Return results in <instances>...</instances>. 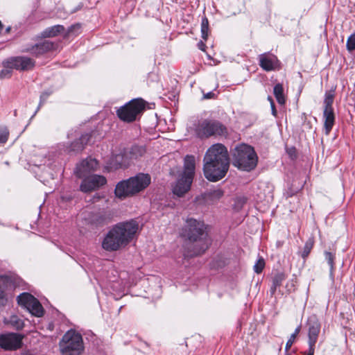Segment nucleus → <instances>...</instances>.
Instances as JSON below:
<instances>
[{
  "label": "nucleus",
  "instance_id": "nucleus-1",
  "mask_svg": "<svg viewBox=\"0 0 355 355\" xmlns=\"http://www.w3.org/2000/svg\"><path fill=\"white\" fill-rule=\"evenodd\" d=\"M203 162L205 178L211 182L221 180L225 176L230 166L227 149L221 144L212 145L207 150Z\"/></svg>",
  "mask_w": 355,
  "mask_h": 355
},
{
  "label": "nucleus",
  "instance_id": "nucleus-21",
  "mask_svg": "<svg viewBox=\"0 0 355 355\" xmlns=\"http://www.w3.org/2000/svg\"><path fill=\"white\" fill-rule=\"evenodd\" d=\"M324 117V126L325 128L326 134L328 135L331 130L335 121V116L333 110H324L323 112Z\"/></svg>",
  "mask_w": 355,
  "mask_h": 355
},
{
  "label": "nucleus",
  "instance_id": "nucleus-36",
  "mask_svg": "<svg viewBox=\"0 0 355 355\" xmlns=\"http://www.w3.org/2000/svg\"><path fill=\"white\" fill-rule=\"evenodd\" d=\"M264 266H265V261H264L263 259L260 258L259 259H258V261L254 264V270L256 273L259 274L262 272Z\"/></svg>",
  "mask_w": 355,
  "mask_h": 355
},
{
  "label": "nucleus",
  "instance_id": "nucleus-28",
  "mask_svg": "<svg viewBox=\"0 0 355 355\" xmlns=\"http://www.w3.org/2000/svg\"><path fill=\"white\" fill-rule=\"evenodd\" d=\"M334 90L326 92L324 100V110H333L332 104L334 103Z\"/></svg>",
  "mask_w": 355,
  "mask_h": 355
},
{
  "label": "nucleus",
  "instance_id": "nucleus-47",
  "mask_svg": "<svg viewBox=\"0 0 355 355\" xmlns=\"http://www.w3.org/2000/svg\"><path fill=\"white\" fill-rule=\"evenodd\" d=\"M80 28V26L78 24H76V25H73V26H71L70 29H74V28Z\"/></svg>",
  "mask_w": 355,
  "mask_h": 355
},
{
  "label": "nucleus",
  "instance_id": "nucleus-34",
  "mask_svg": "<svg viewBox=\"0 0 355 355\" xmlns=\"http://www.w3.org/2000/svg\"><path fill=\"white\" fill-rule=\"evenodd\" d=\"M9 132L6 127H0V143L5 144L8 138Z\"/></svg>",
  "mask_w": 355,
  "mask_h": 355
},
{
  "label": "nucleus",
  "instance_id": "nucleus-27",
  "mask_svg": "<svg viewBox=\"0 0 355 355\" xmlns=\"http://www.w3.org/2000/svg\"><path fill=\"white\" fill-rule=\"evenodd\" d=\"M223 194L224 193L220 189H214L207 191L205 193V196L207 200L214 202L222 198Z\"/></svg>",
  "mask_w": 355,
  "mask_h": 355
},
{
  "label": "nucleus",
  "instance_id": "nucleus-2",
  "mask_svg": "<svg viewBox=\"0 0 355 355\" xmlns=\"http://www.w3.org/2000/svg\"><path fill=\"white\" fill-rule=\"evenodd\" d=\"M138 229L139 224L135 220L116 224L105 236L102 242L103 248L112 252L126 246L133 239Z\"/></svg>",
  "mask_w": 355,
  "mask_h": 355
},
{
  "label": "nucleus",
  "instance_id": "nucleus-25",
  "mask_svg": "<svg viewBox=\"0 0 355 355\" xmlns=\"http://www.w3.org/2000/svg\"><path fill=\"white\" fill-rule=\"evenodd\" d=\"M274 95L280 105H284L285 103V97L284 95V89L282 84H277L273 89Z\"/></svg>",
  "mask_w": 355,
  "mask_h": 355
},
{
  "label": "nucleus",
  "instance_id": "nucleus-38",
  "mask_svg": "<svg viewBox=\"0 0 355 355\" xmlns=\"http://www.w3.org/2000/svg\"><path fill=\"white\" fill-rule=\"evenodd\" d=\"M324 255H325V259H327V263L331 268V270H332L334 268V256L333 255L332 253H331L329 252H325Z\"/></svg>",
  "mask_w": 355,
  "mask_h": 355
},
{
  "label": "nucleus",
  "instance_id": "nucleus-9",
  "mask_svg": "<svg viewBox=\"0 0 355 355\" xmlns=\"http://www.w3.org/2000/svg\"><path fill=\"white\" fill-rule=\"evenodd\" d=\"M196 160L192 155L184 158V171L173 187V192L178 197L183 196L189 189L195 174Z\"/></svg>",
  "mask_w": 355,
  "mask_h": 355
},
{
  "label": "nucleus",
  "instance_id": "nucleus-43",
  "mask_svg": "<svg viewBox=\"0 0 355 355\" xmlns=\"http://www.w3.org/2000/svg\"><path fill=\"white\" fill-rule=\"evenodd\" d=\"M198 47L200 49H201L202 51H205V44H204L203 42H200L198 44Z\"/></svg>",
  "mask_w": 355,
  "mask_h": 355
},
{
  "label": "nucleus",
  "instance_id": "nucleus-42",
  "mask_svg": "<svg viewBox=\"0 0 355 355\" xmlns=\"http://www.w3.org/2000/svg\"><path fill=\"white\" fill-rule=\"evenodd\" d=\"M270 105H271L272 113V114L274 116H275L276 113H277V111H276V109H275V107L274 102L272 101V103Z\"/></svg>",
  "mask_w": 355,
  "mask_h": 355
},
{
  "label": "nucleus",
  "instance_id": "nucleus-12",
  "mask_svg": "<svg viewBox=\"0 0 355 355\" xmlns=\"http://www.w3.org/2000/svg\"><path fill=\"white\" fill-rule=\"evenodd\" d=\"M18 304L26 309L33 315L41 317L44 309L40 302L32 295L24 293L17 297Z\"/></svg>",
  "mask_w": 355,
  "mask_h": 355
},
{
  "label": "nucleus",
  "instance_id": "nucleus-30",
  "mask_svg": "<svg viewBox=\"0 0 355 355\" xmlns=\"http://www.w3.org/2000/svg\"><path fill=\"white\" fill-rule=\"evenodd\" d=\"M209 21L206 17H202L201 21V35L204 40H207L209 36Z\"/></svg>",
  "mask_w": 355,
  "mask_h": 355
},
{
  "label": "nucleus",
  "instance_id": "nucleus-33",
  "mask_svg": "<svg viewBox=\"0 0 355 355\" xmlns=\"http://www.w3.org/2000/svg\"><path fill=\"white\" fill-rule=\"evenodd\" d=\"M122 155L124 156V159H123V162L119 164L118 166H123L124 168H128L134 162V160L131 158L130 155H129L128 150L125 151Z\"/></svg>",
  "mask_w": 355,
  "mask_h": 355
},
{
  "label": "nucleus",
  "instance_id": "nucleus-22",
  "mask_svg": "<svg viewBox=\"0 0 355 355\" xmlns=\"http://www.w3.org/2000/svg\"><path fill=\"white\" fill-rule=\"evenodd\" d=\"M3 69L0 71V78H8L12 76V69H14V67H12V64L11 63L10 59H7L2 62Z\"/></svg>",
  "mask_w": 355,
  "mask_h": 355
},
{
  "label": "nucleus",
  "instance_id": "nucleus-3",
  "mask_svg": "<svg viewBox=\"0 0 355 355\" xmlns=\"http://www.w3.org/2000/svg\"><path fill=\"white\" fill-rule=\"evenodd\" d=\"M138 229L139 224L135 220L116 224L105 236L102 242L103 248L112 252L126 246L133 239Z\"/></svg>",
  "mask_w": 355,
  "mask_h": 355
},
{
  "label": "nucleus",
  "instance_id": "nucleus-5",
  "mask_svg": "<svg viewBox=\"0 0 355 355\" xmlns=\"http://www.w3.org/2000/svg\"><path fill=\"white\" fill-rule=\"evenodd\" d=\"M184 235L193 243V250L189 252L190 256L201 254L208 248L209 243L206 227L202 221L188 218L184 229Z\"/></svg>",
  "mask_w": 355,
  "mask_h": 355
},
{
  "label": "nucleus",
  "instance_id": "nucleus-50",
  "mask_svg": "<svg viewBox=\"0 0 355 355\" xmlns=\"http://www.w3.org/2000/svg\"><path fill=\"white\" fill-rule=\"evenodd\" d=\"M94 198H96V200H98L99 199V196H95Z\"/></svg>",
  "mask_w": 355,
  "mask_h": 355
},
{
  "label": "nucleus",
  "instance_id": "nucleus-37",
  "mask_svg": "<svg viewBox=\"0 0 355 355\" xmlns=\"http://www.w3.org/2000/svg\"><path fill=\"white\" fill-rule=\"evenodd\" d=\"M10 322L17 329H21L24 327L23 321L17 316L11 317Z\"/></svg>",
  "mask_w": 355,
  "mask_h": 355
},
{
  "label": "nucleus",
  "instance_id": "nucleus-7",
  "mask_svg": "<svg viewBox=\"0 0 355 355\" xmlns=\"http://www.w3.org/2000/svg\"><path fill=\"white\" fill-rule=\"evenodd\" d=\"M232 158L234 166L245 171L254 169L258 161L254 148L245 144H239L235 147L232 152Z\"/></svg>",
  "mask_w": 355,
  "mask_h": 355
},
{
  "label": "nucleus",
  "instance_id": "nucleus-45",
  "mask_svg": "<svg viewBox=\"0 0 355 355\" xmlns=\"http://www.w3.org/2000/svg\"><path fill=\"white\" fill-rule=\"evenodd\" d=\"M315 349L309 348L308 354L307 355H313L314 354Z\"/></svg>",
  "mask_w": 355,
  "mask_h": 355
},
{
  "label": "nucleus",
  "instance_id": "nucleus-17",
  "mask_svg": "<svg viewBox=\"0 0 355 355\" xmlns=\"http://www.w3.org/2000/svg\"><path fill=\"white\" fill-rule=\"evenodd\" d=\"M97 167V162L94 159H86L77 165L75 173L78 178H82L90 171L95 170Z\"/></svg>",
  "mask_w": 355,
  "mask_h": 355
},
{
  "label": "nucleus",
  "instance_id": "nucleus-13",
  "mask_svg": "<svg viewBox=\"0 0 355 355\" xmlns=\"http://www.w3.org/2000/svg\"><path fill=\"white\" fill-rule=\"evenodd\" d=\"M106 178L100 175H92L85 178L81 182L80 189L84 193L91 192L105 185Z\"/></svg>",
  "mask_w": 355,
  "mask_h": 355
},
{
  "label": "nucleus",
  "instance_id": "nucleus-10",
  "mask_svg": "<svg viewBox=\"0 0 355 355\" xmlns=\"http://www.w3.org/2000/svg\"><path fill=\"white\" fill-rule=\"evenodd\" d=\"M195 132L200 138H207L213 135H224L226 128L220 122L212 120L199 121L196 125Z\"/></svg>",
  "mask_w": 355,
  "mask_h": 355
},
{
  "label": "nucleus",
  "instance_id": "nucleus-48",
  "mask_svg": "<svg viewBox=\"0 0 355 355\" xmlns=\"http://www.w3.org/2000/svg\"><path fill=\"white\" fill-rule=\"evenodd\" d=\"M268 101H270V104H271V103H272V101H272V98H271L270 96H268Z\"/></svg>",
  "mask_w": 355,
  "mask_h": 355
},
{
  "label": "nucleus",
  "instance_id": "nucleus-15",
  "mask_svg": "<svg viewBox=\"0 0 355 355\" xmlns=\"http://www.w3.org/2000/svg\"><path fill=\"white\" fill-rule=\"evenodd\" d=\"M23 336L18 334L0 336V347L6 350H15L21 347Z\"/></svg>",
  "mask_w": 355,
  "mask_h": 355
},
{
  "label": "nucleus",
  "instance_id": "nucleus-40",
  "mask_svg": "<svg viewBox=\"0 0 355 355\" xmlns=\"http://www.w3.org/2000/svg\"><path fill=\"white\" fill-rule=\"evenodd\" d=\"M287 153L292 159L296 157V150L295 148H288Z\"/></svg>",
  "mask_w": 355,
  "mask_h": 355
},
{
  "label": "nucleus",
  "instance_id": "nucleus-32",
  "mask_svg": "<svg viewBox=\"0 0 355 355\" xmlns=\"http://www.w3.org/2000/svg\"><path fill=\"white\" fill-rule=\"evenodd\" d=\"M300 330H301V327L298 326L295 329L294 332L291 335L289 339L288 340V341L286 344L285 350L286 352L291 347L292 345L294 343L296 337L297 336V335L299 334Z\"/></svg>",
  "mask_w": 355,
  "mask_h": 355
},
{
  "label": "nucleus",
  "instance_id": "nucleus-35",
  "mask_svg": "<svg viewBox=\"0 0 355 355\" xmlns=\"http://www.w3.org/2000/svg\"><path fill=\"white\" fill-rule=\"evenodd\" d=\"M347 49L349 51H352L355 50V33L351 35L347 41Z\"/></svg>",
  "mask_w": 355,
  "mask_h": 355
},
{
  "label": "nucleus",
  "instance_id": "nucleus-51",
  "mask_svg": "<svg viewBox=\"0 0 355 355\" xmlns=\"http://www.w3.org/2000/svg\"><path fill=\"white\" fill-rule=\"evenodd\" d=\"M286 355H289L288 354H286Z\"/></svg>",
  "mask_w": 355,
  "mask_h": 355
},
{
  "label": "nucleus",
  "instance_id": "nucleus-23",
  "mask_svg": "<svg viewBox=\"0 0 355 355\" xmlns=\"http://www.w3.org/2000/svg\"><path fill=\"white\" fill-rule=\"evenodd\" d=\"M285 274L284 272H277L272 277V284L270 288V293L272 295H273L275 293L277 288L282 285V283L285 279Z\"/></svg>",
  "mask_w": 355,
  "mask_h": 355
},
{
  "label": "nucleus",
  "instance_id": "nucleus-26",
  "mask_svg": "<svg viewBox=\"0 0 355 355\" xmlns=\"http://www.w3.org/2000/svg\"><path fill=\"white\" fill-rule=\"evenodd\" d=\"M64 30V27L61 25L53 26L51 28H46L43 33V35L44 37H55L58 34L63 32Z\"/></svg>",
  "mask_w": 355,
  "mask_h": 355
},
{
  "label": "nucleus",
  "instance_id": "nucleus-4",
  "mask_svg": "<svg viewBox=\"0 0 355 355\" xmlns=\"http://www.w3.org/2000/svg\"><path fill=\"white\" fill-rule=\"evenodd\" d=\"M138 229L139 224L135 220L116 224L105 236L102 242L103 248L112 252L126 246L133 239Z\"/></svg>",
  "mask_w": 355,
  "mask_h": 355
},
{
  "label": "nucleus",
  "instance_id": "nucleus-18",
  "mask_svg": "<svg viewBox=\"0 0 355 355\" xmlns=\"http://www.w3.org/2000/svg\"><path fill=\"white\" fill-rule=\"evenodd\" d=\"M54 47L55 45L52 42L45 40L33 46L30 49H28L27 51H29L31 53L37 57L53 50Z\"/></svg>",
  "mask_w": 355,
  "mask_h": 355
},
{
  "label": "nucleus",
  "instance_id": "nucleus-14",
  "mask_svg": "<svg viewBox=\"0 0 355 355\" xmlns=\"http://www.w3.org/2000/svg\"><path fill=\"white\" fill-rule=\"evenodd\" d=\"M309 348L315 349V345L320 332V323L315 315H311L307 321Z\"/></svg>",
  "mask_w": 355,
  "mask_h": 355
},
{
  "label": "nucleus",
  "instance_id": "nucleus-29",
  "mask_svg": "<svg viewBox=\"0 0 355 355\" xmlns=\"http://www.w3.org/2000/svg\"><path fill=\"white\" fill-rule=\"evenodd\" d=\"M123 159H124V156H123L122 153L114 155L110 160V167L112 169H115V170L119 169V168H124L123 166H118L119 164L123 162Z\"/></svg>",
  "mask_w": 355,
  "mask_h": 355
},
{
  "label": "nucleus",
  "instance_id": "nucleus-8",
  "mask_svg": "<svg viewBox=\"0 0 355 355\" xmlns=\"http://www.w3.org/2000/svg\"><path fill=\"white\" fill-rule=\"evenodd\" d=\"M61 355H81L85 349L82 335L74 329L68 330L59 342Z\"/></svg>",
  "mask_w": 355,
  "mask_h": 355
},
{
  "label": "nucleus",
  "instance_id": "nucleus-44",
  "mask_svg": "<svg viewBox=\"0 0 355 355\" xmlns=\"http://www.w3.org/2000/svg\"><path fill=\"white\" fill-rule=\"evenodd\" d=\"M214 94L212 92H208L204 96V97L205 98H211L214 96Z\"/></svg>",
  "mask_w": 355,
  "mask_h": 355
},
{
  "label": "nucleus",
  "instance_id": "nucleus-11",
  "mask_svg": "<svg viewBox=\"0 0 355 355\" xmlns=\"http://www.w3.org/2000/svg\"><path fill=\"white\" fill-rule=\"evenodd\" d=\"M145 108L144 101L141 99H135L130 101L117 110V115L120 119L126 122H132L136 119L137 116Z\"/></svg>",
  "mask_w": 355,
  "mask_h": 355
},
{
  "label": "nucleus",
  "instance_id": "nucleus-6",
  "mask_svg": "<svg viewBox=\"0 0 355 355\" xmlns=\"http://www.w3.org/2000/svg\"><path fill=\"white\" fill-rule=\"evenodd\" d=\"M150 182L151 178L148 174L139 173L119 182L114 190L115 195L119 198L135 195L148 187Z\"/></svg>",
  "mask_w": 355,
  "mask_h": 355
},
{
  "label": "nucleus",
  "instance_id": "nucleus-24",
  "mask_svg": "<svg viewBox=\"0 0 355 355\" xmlns=\"http://www.w3.org/2000/svg\"><path fill=\"white\" fill-rule=\"evenodd\" d=\"M128 152L131 158L135 161L139 159L145 154L146 149L144 146H134L128 150Z\"/></svg>",
  "mask_w": 355,
  "mask_h": 355
},
{
  "label": "nucleus",
  "instance_id": "nucleus-16",
  "mask_svg": "<svg viewBox=\"0 0 355 355\" xmlns=\"http://www.w3.org/2000/svg\"><path fill=\"white\" fill-rule=\"evenodd\" d=\"M12 67L16 70L28 71L35 67V61L31 58L26 56L12 57L9 58Z\"/></svg>",
  "mask_w": 355,
  "mask_h": 355
},
{
  "label": "nucleus",
  "instance_id": "nucleus-49",
  "mask_svg": "<svg viewBox=\"0 0 355 355\" xmlns=\"http://www.w3.org/2000/svg\"><path fill=\"white\" fill-rule=\"evenodd\" d=\"M10 27H8V28H6V31L7 33H8V32L10 31Z\"/></svg>",
  "mask_w": 355,
  "mask_h": 355
},
{
  "label": "nucleus",
  "instance_id": "nucleus-41",
  "mask_svg": "<svg viewBox=\"0 0 355 355\" xmlns=\"http://www.w3.org/2000/svg\"><path fill=\"white\" fill-rule=\"evenodd\" d=\"M50 95V93H47V92H44L41 94L40 96V105L44 101L46 100V98H48V96Z\"/></svg>",
  "mask_w": 355,
  "mask_h": 355
},
{
  "label": "nucleus",
  "instance_id": "nucleus-46",
  "mask_svg": "<svg viewBox=\"0 0 355 355\" xmlns=\"http://www.w3.org/2000/svg\"><path fill=\"white\" fill-rule=\"evenodd\" d=\"M8 280V277H1L0 278V281L7 282Z\"/></svg>",
  "mask_w": 355,
  "mask_h": 355
},
{
  "label": "nucleus",
  "instance_id": "nucleus-39",
  "mask_svg": "<svg viewBox=\"0 0 355 355\" xmlns=\"http://www.w3.org/2000/svg\"><path fill=\"white\" fill-rule=\"evenodd\" d=\"M246 202V198L245 197H239L235 200V207L237 209H241L243 205Z\"/></svg>",
  "mask_w": 355,
  "mask_h": 355
},
{
  "label": "nucleus",
  "instance_id": "nucleus-20",
  "mask_svg": "<svg viewBox=\"0 0 355 355\" xmlns=\"http://www.w3.org/2000/svg\"><path fill=\"white\" fill-rule=\"evenodd\" d=\"M260 66L266 71H272L276 69L277 60L275 56L261 55L259 56Z\"/></svg>",
  "mask_w": 355,
  "mask_h": 355
},
{
  "label": "nucleus",
  "instance_id": "nucleus-19",
  "mask_svg": "<svg viewBox=\"0 0 355 355\" xmlns=\"http://www.w3.org/2000/svg\"><path fill=\"white\" fill-rule=\"evenodd\" d=\"M90 138L89 134L83 135L78 141L73 142L70 146H67L64 149L67 153H78L84 148V146L87 144Z\"/></svg>",
  "mask_w": 355,
  "mask_h": 355
},
{
  "label": "nucleus",
  "instance_id": "nucleus-31",
  "mask_svg": "<svg viewBox=\"0 0 355 355\" xmlns=\"http://www.w3.org/2000/svg\"><path fill=\"white\" fill-rule=\"evenodd\" d=\"M313 244H314V241H313V238H309L306 241V242L304 244V248H303V250H302V254H301V256L303 259H306L309 256V253L311 252V250L313 248Z\"/></svg>",
  "mask_w": 355,
  "mask_h": 355
}]
</instances>
